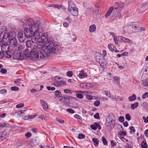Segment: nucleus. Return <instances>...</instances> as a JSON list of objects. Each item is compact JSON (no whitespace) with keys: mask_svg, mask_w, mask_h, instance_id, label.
Here are the masks:
<instances>
[{"mask_svg":"<svg viewBox=\"0 0 148 148\" xmlns=\"http://www.w3.org/2000/svg\"><path fill=\"white\" fill-rule=\"evenodd\" d=\"M26 25L28 27L25 28L24 29V32L26 38H30L33 35L35 31H36L37 27L40 25L39 21L34 22V20L32 18H26L25 19Z\"/></svg>","mask_w":148,"mask_h":148,"instance_id":"nucleus-1","label":"nucleus"},{"mask_svg":"<svg viewBox=\"0 0 148 148\" xmlns=\"http://www.w3.org/2000/svg\"><path fill=\"white\" fill-rule=\"evenodd\" d=\"M16 33L13 31H10L4 34L2 41L6 43L10 42V45L12 47H15L17 45V41L16 38Z\"/></svg>","mask_w":148,"mask_h":148,"instance_id":"nucleus-2","label":"nucleus"},{"mask_svg":"<svg viewBox=\"0 0 148 148\" xmlns=\"http://www.w3.org/2000/svg\"><path fill=\"white\" fill-rule=\"evenodd\" d=\"M44 45V44L42 42H38L37 43V46H34L36 49H34V52L33 53V55L35 58L39 59L48 55L46 52L42 49Z\"/></svg>","mask_w":148,"mask_h":148,"instance_id":"nucleus-3","label":"nucleus"},{"mask_svg":"<svg viewBox=\"0 0 148 148\" xmlns=\"http://www.w3.org/2000/svg\"><path fill=\"white\" fill-rule=\"evenodd\" d=\"M44 48L45 49V52H46L47 54L50 53H56V46L55 44L53 41L52 39L49 38V40L45 45L44 44Z\"/></svg>","mask_w":148,"mask_h":148,"instance_id":"nucleus-4","label":"nucleus"},{"mask_svg":"<svg viewBox=\"0 0 148 148\" xmlns=\"http://www.w3.org/2000/svg\"><path fill=\"white\" fill-rule=\"evenodd\" d=\"M40 25H39V26L37 27V29L36 31H35L33 35L31 36L32 40V41L34 43L36 42L39 40L40 38V35L39 33L40 30L41 29Z\"/></svg>","mask_w":148,"mask_h":148,"instance_id":"nucleus-5","label":"nucleus"},{"mask_svg":"<svg viewBox=\"0 0 148 148\" xmlns=\"http://www.w3.org/2000/svg\"><path fill=\"white\" fill-rule=\"evenodd\" d=\"M107 124L106 127L108 130L113 128L115 124V121L111 116H109L106 120Z\"/></svg>","mask_w":148,"mask_h":148,"instance_id":"nucleus-6","label":"nucleus"},{"mask_svg":"<svg viewBox=\"0 0 148 148\" xmlns=\"http://www.w3.org/2000/svg\"><path fill=\"white\" fill-rule=\"evenodd\" d=\"M132 25H133L132 23L130 22L128 23L126 25H125L123 27V33L124 34L132 33Z\"/></svg>","mask_w":148,"mask_h":148,"instance_id":"nucleus-7","label":"nucleus"},{"mask_svg":"<svg viewBox=\"0 0 148 148\" xmlns=\"http://www.w3.org/2000/svg\"><path fill=\"white\" fill-rule=\"evenodd\" d=\"M34 46L32 49L30 50L29 49H27L24 50L23 51V55L25 57H30L33 56V53L34 52V49L36 47Z\"/></svg>","mask_w":148,"mask_h":148,"instance_id":"nucleus-8","label":"nucleus"},{"mask_svg":"<svg viewBox=\"0 0 148 148\" xmlns=\"http://www.w3.org/2000/svg\"><path fill=\"white\" fill-rule=\"evenodd\" d=\"M62 77H61L56 76L51 78L52 84L55 86L56 87Z\"/></svg>","mask_w":148,"mask_h":148,"instance_id":"nucleus-9","label":"nucleus"},{"mask_svg":"<svg viewBox=\"0 0 148 148\" xmlns=\"http://www.w3.org/2000/svg\"><path fill=\"white\" fill-rule=\"evenodd\" d=\"M113 38V40L116 45H118V41H122L123 37L121 36H115L114 33L112 32L110 33Z\"/></svg>","mask_w":148,"mask_h":148,"instance_id":"nucleus-10","label":"nucleus"},{"mask_svg":"<svg viewBox=\"0 0 148 148\" xmlns=\"http://www.w3.org/2000/svg\"><path fill=\"white\" fill-rule=\"evenodd\" d=\"M91 92L90 91L83 92L81 90H77L75 91L76 96L77 98L82 99L83 98L84 96L82 93L84 94L85 93H91Z\"/></svg>","mask_w":148,"mask_h":148,"instance_id":"nucleus-11","label":"nucleus"},{"mask_svg":"<svg viewBox=\"0 0 148 148\" xmlns=\"http://www.w3.org/2000/svg\"><path fill=\"white\" fill-rule=\"evenodd\" d=\"M68 11L74 16H77L78 14V10L77 7H74L70 9H68Z\"/></svg>","mask_w":148,"mask_h":148,"instance_id":"nucleus-12","label":"nucleus"},{"mask_svg":"<svg viewBox=\"0 0 148 148\" xmlns=\"http://www.w3.org/2000/svg\"><path fill=\"white\" fill-rule=\"evenodd\" d=\"M41 40L44 44V42H46L47 41L49 40L48 39V34L47 32H45L42 33L41 36Z\"/></svg>","mask_w":148,"mask_h":148,"instance_id":"nucleus-13","label":"nucleus"},{"mask_svg":"<svg viewBox=\"0 0 148 148\" xmlns=\"http://www.w3.org/2000/svg\"><path fill=\"white\" fill-rule=\"evenodd\" d=\"M94 58L96 62H98L103 58V57L100 53L96 52L94 54Z\"/></svg>","mask_w":148,"mask_h":148,"instance_id":"nucleus-14","label":"nucleus"},{"mask_svg":"<svg viewBox=\"0 0 148 148\" xmlns=\"http://www.w3.org/2000/svg\"><path fill=\"white\" fill-rule=\"evenodd\" d=\"M98 62L100 64V66H101V67L102 68L105 69L107 66V63L105 59L104 58Z\"/></svg>","mask_w":148,"mask_h":148,"instance_id":"nucleus-15","label":"nucleus"},{"mask_svg":"<svg viewBox=\"0 0 148 148\" xmlns=\"http://www.w3.org/2000/svg\"><path fill=\"white\" fill-rule=\"evenodd\" d=\"M18 38L19 41L21 42H23L25 39L26 37L24 35L23 36V34L21 32H19L18 34Z\"/></svg>","mask_w":148,"mask_h":148,"instance_id":"nucleus-16","label":"nucleus"},{"mask_svg":"<svg viewBox=\"0 0 148 148\" xmlns=\"http://www.w3.org/2000/svg\"><path fill=\"white\" fill-rule=\"evenodd\" d=\"M90 127L93 130H96L97 128L99 130H100L101 129V127L100 125L97 122L91 125Z\"/></svg>","mask_w":148,"mask_h":148,"instance_id":"nucleus-17","label":"nucleus"},{"mask_svg":"<svg viewBox=\"0 0 148 148\" xmlns=\"http://www.w3.org/2000/svg\"><path fill=\"white\" fill-rule=\"evenodd\" d=\"M1 49L2 53L10 51V47L9 45L6 44L3 45L1 46Z\"/></svg>","mask_w":148,"mask_h":148,"instance_id":"nucleus-18","label":"nucleus"},{"mask_svg":"<svg viewBox=\"0 0 148 148\" xmlns=\"http://www.w3.org/2000/svg\"><path fill=\"white\" fill-rule=\"evenodd\" d=\"M34 43L32 41V40H29L27 41L26 42V45L27 47L30 48V49L31 50V48H33L34 46H35L34 45Z\"/></svg>","mask_w":148,"mask_h":148,"instance_id":"nucleus-19","label":"nucleus"},{"mask_svg":"<svg viewBox=\"0 0 148 148\" xmlns=\"http://www.w3.org/2000/svg\"><path fill=\"white\" fill-rule=\"evenodd\" d=\"M40 103L42 106L43 109L45 110H46L48 108L47 103L44 100L42 99H40Z\"/></svg>","mask_w":148,"mask_h":148,"instance_id":"nucleus-20","label":"nucleus"},{"mask_svg":"<svg viewBox=\"0 0 148 148\" xmlns=\"http://www.w3.org/2000/svg\"><path fill=\"white\" fill-rule=\"evenodd\" d=\"M116 11V10L115 9H114L113 7H110L109 9L108 10L106 13L105 15V16L106 17H107L109 16L111 13V12H113Z\"/></svg>","mask_w":148,"mask_h":148,"instance_id":"nucleus-21","label":"nucleus"},{"mask_svg":"<svg viewBox=\"0 0 148 148\" xmlns=\"http://www.w3.org/2000/svg\"><path fill=\"white\" fill-rule=\"evenodd\" d=\"M87 73L84 72L83 70H82L78 75V77L81 78H83L87 77Z\"/></svg>","mask_w":148,"mask_h":148,"instance_id":"nucleus-22","label":"nucleus"},{"mask_svg":"<svg viewBox=\"0 0 148 148\" xmlns=\"http://www.w3.org/2000/svg\"><path fill=\"white\" fill-rule=\"evenodd\" d=\"M68 9L73 8L74 7H77L75 4L72 1H68Z\"/></svg>","mask_w":148,"mask_h":148,"instance_id":"nucleus-23","label":"nucleus"},{"mask_svg":"<svg viewBox=\"0 0 148 148\" xmlns=\"http://www.w3.org/2000/svg\"><path fill=\"white\" fill-rule=\"evenodd\" d=\"M2 53L3 54V56L7 58H10L11 56V53H10V51Z\"/></svg>","mask_w":148,"mask_h":148,"instance_id":"nucleus-24","label":"nucleus"},{"mask_svg":"<svg viewBox=\"0 0 148 148\" xmlns=\"http://www.w3.org/2000/svg\"><path fill=\"white\" fill-rule=\"evenodd\" d=\"M25 111L26 110H22L20 111L16 112L15 113L21 116H23V115L25 114Z\"/></svg>","mask_w":148,"mask_h":148,"instance_id":"nucleus-25","label":"nucleus"},{"mask_svg":"<svg viewBox=\"0 0 148 148\" xmlns=\"http://www.w3.org/2000/svg\"><path fill=\"white\" fill-rule=\"evenodd\" d=\"M96 27L95 25H92L89 27V31L90 32H93L95 31L96 30Z\"/></svg>","mask_w":148,"mask_h":148,"instance_id":"nucleus-26","label":"nucleus"},{"mask_svg":"<svg viewBox=\"0 0 148 148\" xmlns=\"http://www.w3.org/2000/svg\"><path fill=\"white\" fill-rule=\"evenodd\" d=\"M7 137V135L3 132H2L0 134V140H3Z\"/></svg>","mask_w":148,"mask_h":148,"instance_id":"nucleus-27","label":"nucleus"},{"mask_svg":"<svg viewBox=\"0 0 148 148\" xmlns=\"http://www.w3.org/2000/svg\"><path fill=\"white\" fill-rule=\"evenodd\" d=\"M90 85V83H82L79 85V87L83 88H87L88 86Z\"/></svg>","mask_w":148,"mask_h":148,"instance_id":"nucleus-28","label":"nucleus"},{"mask_svg":"<svg viewBox=\"0 0 148 148\" xmlns=\"http://www.w3.org/2000/svg\"><path fill=\"white\" fill-rule=\"evenodd\" d=\"M115 47L113 45L111 44H109L108 46V48L112 52L114 51V49L115 48Z\"/></svg>","mask_w":148,"mask_h":148,"instance_id":"nucleus-29","label":"nucleus"},{"mask_svg":"<svg viewBox=\"0 0 148 148\" xmlns=\"http://www.w3.org/2000/svg\"><path fill=\"white\" fill-rule=\"evenodd\" d=\"M92 141L95 146H98L99 143V141L98 139L97 138H93L92 139Z\"/></svg>","mask_w":148,"mask_h":148,"instance_id":"nucleus-30","label":"nucleus"},{"mask_svg":"<svg viewBox=\"0 0 148 148\" xmlns=\"http://www.w3.org/2000/svg\"><path fill=\"white\" fill-rule=\"evenodd\" d=\"M66 83L65 81L61 80L56 87L63 86L66 85Z\"/></svg>","mask_w":148,"mask_h":148,"instance_id":"nucleus-31","label":"nucleus"},{"mask_svg":"<svg viewBox=\"0 0 148 148\" xmlns=\"http://www.w3.org/2000/svg\"><path fill=\"white\" fill-rule=\"evenodd\" d=\"M136 97L135 94H133L132 96L129 97L128 98V100L131 101L135 100L136 99Z\"/></svg>","mask_w":148,"mask_h":148,"instance_id":"nucleus-32","label":"nucleus"},{"mask_svg":"<svg viewBox=\"0 0 148 148\" xmlns=\"http://www.w3.org/2000/svg\"><path fill=\"white\" fill-rule=\"evenodd\" d=\"M138 106V102H135V103L132 104L131 105V108L132 110H134Z\"/></svg>","mask_w":148,"mask_h":148,"instance_id":"nucleus-33","label":"nucleus"},{"mask_svg":"<svg viewBox=\"0 0 148 148\" xmlns=\"http://www.w3.org/2000/svg\"><path fill=\"white\" fill-rule=\"evenodd\" d=\"M36 115H27L25 117V119L28 120L29 119H33L36 116Z\"/></svg>","mask_w":148,"mask_h":148,"instance_id":"nucleus-34","label":"nucleus"},{"mask_svg":"<svg viewBox=\"0 0 148 148\" xmlns=\"http://www.w3.org/2000/svg\"><path fill=\"white\" fill-rule=\"evenodd\" d=\"M62 99H63V101L64 103L67 104L69 102L70 99L68 97H63Z\"/></svg>","mask_w":148,"mask_h":148,"instance_id":"nucleus-35","label":"nucleus"},{"mask_svg":"<svg viewBox=\"0 0 148 148\" xmlns=\"http://www.w3.org/2000/svg\"><path fill=\"white\" fill-rule=\"evenodd\" d=\"M113 78L114 80V83L116 82L118 84H119L120 79L119 78L117 77H113Z\"/></svg>","mask_w":148,"mask_h":148,"instance_id":"nucleus-36","label":"nucleus"},{"mask_svg":"<svg viewBox=\"0 0 148 148\" xmlns=\"http://www.w3.org/2000/svg\"><path fill=\"white\" fill-rule=\"evenodd\" d=\"M122 41L129 43H132V41L130 40L123 37Z\"/></svg>","mask_w":148,"mask_h":148,"instance_id":"nucleus-37","label":"nucleus"},{"mask_svg":"<svg viewBox=\"0 0 148 148\" xmlns=\"http://www.w3.org/2000/svg\"><path fill=\"white\" fill-rule=\"evenodd\" d=\"M141 146L142 148H147V145L146 142L145 141H143L141 144Z\"/></svg>","mask_w":148,"mask_h":148,"instance_id":"nucleus-38","label":"nucleus"},{"mask_svg":"<svg viewBox=\"0 0 148 148\" xmlns=\"http://www.w3.org/2000/svg\"><path fill=\"white\" fill-rule=\"evenodd\" d=\"M52 7L53 8H57L58 9H60L61 8V5H59L53 4L48 6V7Z\"/></svg>","mask_w":148,"mask_h":148,"instance_id":"nucleus-39","label":"nucleus"},{"mask_svg":"<svg viewBox=\"0 0 148 148\" xmlns=\"http://www.w3.org/2000/svg\"><path fill=\"white\" fill-rule=\"evenodd\" d=\"M92 93V92H91V93H86L84 94V95H86V98L88 100H92V96L89 95V94H91Z\"/></svg>","mask_w":148,"mask_h":148,"instance_id":"nucleus-40","label":"nucleus"},{"mask_svg":"<svg viewBox=\"0 0 148 148\" xmlns=\"http://www.w3.org/2000/svg\"><path fill=\"white\" fill-rule=\"evenodd\" d=\"M55 95L58 97H60L61 96V92L58 90H56L55 92Z\"/></svg>","mask_w":148,"mask_h":148,"instance_id":"nucleus-41","label":"nucleus"},{"mask_svg":"<svg viewBox=\"0 0 148 148\" xmlns=\"http://www.w3.org/2000/svg\"><path fill=\"white\" fill-rule=\"evenodd\" d=\"M102 141L103 143V144L104 145H107V141L106 139L103 137L102 138Z\"/></svg>","mask_w":148,"mask_h":148,"instance_id":"nucleus-42","label":"nucleus"},{"mask_svg":"<svg viewBox=\"0 0 148 148\" xmlns=\"http://www.w3.org/2000/svg\"><path fill=\"white\" fill-rule=\"evenodd\" d=\"M11 90L12 91H17L19 89V88L16 86L11 87Z\"/></svg>","mask_w":148,"mask_h":148,"instance_id":"nucleus-43","label":"nucleus"},{"mask_svg":"<svg viewBox=\"0 0 148 148\" xmlns=\"http://www.w3.org/2000/svg\"><path fill=\"white\" fill-rule=\"evenodd\" d=\"M22 81L20 79H17L16 81L14 82V83L16 84L17 85H19L20 83H21Z\"/></svg>","mask_w":148,"mask_h":148,"instance_id":"nucleus-44","label":"nucleus"},{"mask_svg":"<svg viewBox=\"0 0 148 148\" xmlns=\"http://www.w3.org/2000/svg\"><path fill=\"white\" fill-rule=\"evenodd\" d=\"M24 104L23 103H21L17 105L16 106V107L17 108H19L23 107Z\"/></svg>","mask_w":148,"mask_h":148,"instance_id":"nucleus-45","label":"nucleus"},{"mask_svg":"<svg viewBox=\"0 0 148 148\" xmlns=\"http://www.w3.org/2000/svg\"><path fill=\"white\" fill-rule=\"evenodd\" d=\"M132 23L133 25L132 26V29H134L135 30H137L138 28H139V27L137 26L135 24V23L133 22H132Z\"/></svg>","mask_w":148,"mask_h":148,"instance_id":"nucleus-46","label":"nucleus"},{"mask_svg":"<svg viewBox=\"0 0 148 148\" xmlns=\"http://www.w3.org/2000/svg\"><path fill=\"white\" fill-rule=\"evenodd\" d=\"M85 135L82 134H79L77 138L79 139H82L85 137Z\"/></svg>","mask_w":148,"mask_h":148,"instance_id":"nucleus-47","label":"nucleus"},{"mask_svg":"<svg viewBox=\"0 0 148 148\" xmlns=\"http://www.w3.org/2000/svg\"><path fill=\"white\" fill-rule=\"evenodd\" d=\"M93 10V11L92 12L93 13L95 14L97 13L98 12V9L97 7H94L93 9H92V10Z\"/></svg>","mask_w":148,"mask_h":148,"instance_id":"nucleus-48","label":"nucleus"},{"mask_svg":"<svg viewBox=\"0 0 148 148\" xmlns=\"http://www.w3.org/2000/svg\"><path fill=\"white\" fill-rule=\"evenodd\" d=\"M7 28L5 26H2L1 28V32L3 33H5V32L7 31Z\"/></svg>","mask_w":148,"mask_h":148,"instance_id":"nucleus-49","label":"nucleus"},{"mask_svg":"<svg viewBox=\"0 0 148 148\" xmlns=\"http://www.w3.org/2000/svg\"><path fill=\"white\" fill-rule=\"evenodd\" d=\"M31 136L32 134L29 132H28L25 134V136L27 138H29Z\"/></svg>","mask_w":148,"mask_h":148,"instance_id":"nucleus-50","label":"nucleus"},{"mask_svg":"<svg viewBox=\"0 0 148 148\" xmlns=\"http://www.w3.org/2000/svg\"><path fill=\"white\" fill-rule=\"evenodd\" d=\"M66 111L71 114L74 113L75 112V111L73 110L71 108H68L67 109Z\"/></svg>","mask_w":148,"mask_h":148,"instance_id":"nucleus-51","label":"nucleus"},{"mask_svg":"<svg viewBox=\"0 0 148 148\" xmlns=\"http://www.w3.org/2000/svg\"><path fill=\"white\" fill-rule=\"evenodd\" d=\"M100 104V102L99 100H97L95 101L94 103V105L96 107L98 106Z\"/></svg>","mask_w":148,"mask_h":148,"instance_id":"nucleus-52","label":"nucleus"},{"mask_svg":"<svg viewBox=\"0 0 148 148\" xmlns=\"http://www.w3.org/2000/svg\"><path fill=\"white\" fill-rule=\"evenodd\" d=\"M47 89L48 90L53 91L56 88L54 87H51L50 86H47Z\"/></svg>","mask_w":148,"mask_h":148,"instance_id":"nucleus-53","label":"nucleus"},{"mask_svg":"<svg viewBox=\"0 0 148 148\" xmlns=\"http://www.w3.org/2000/svg\"><path fill=\"white\" fill-rule=\"evenodd\" d=\"M129 128L130 130L131 131V132H130V133H132V131L133 132V133H134L135 132L136 130L134 127L131 126Z\"/></svg>","mask_w":148,"mask_h":148,"instance_id":"nucleus-54","label":"nucleus"},{"mask_svg":"<svg viewBox=\"0 0 148 148\" xmlns=\"http://www.w3.org/2000/svg\"><path fill=\"white\" fill-rule=\"evenodd\" d=\"M66 75H67L69 77H71L72 76L73 73L71 71H68L66 72Z\"/></svg>","mask_w":148,"mask_h":148,"instance_id":"nucleus-55","label":"nucleus"},{"mask_svg":"<svg viewBox=\"0 0 148 148\" xmlns=\"http://www.w3.org/2000/svg\"><path fill=\"white\" fill-rule=\"evenodd\" d=\"M142 98L143 99H145L147 97H148V92H146L143 94L142 96Z\"/></svg>","mask_w":148,"mask_h":148,"instance_id":"nucleus-56","label":"nucleus"},{"mask_svg":"<svg viewBox=\"0 0 148 148\" xmlns=\"http://www.w3.org/2000/svg\"><path fill=\"white\" fill-rule=\"evenodd\" d=\"M124 120V118L123 116H120L119 118V121L121 122H123Z\"/></svg>","mask_w":148,"mask_h":148,"instance_id":"nucleus-57","label":"nucleus"},{"mask_svg":"<svg viewBox=\"0 0 148 148\" xmlns=\"http://www.w3.org/2000/svg\"><path fill=\"white\" fill-rule=\"evenodd\" d=\"M56 120L60 123H64V121L63 120H61L60 119L57 118L56 119Z\"/></svg>","mask_w":148,"mask_h":148,"instance_id":"nucleus-58","label":"nucleus"},{"mask_svg":"<svg viewBox=\"0 0 148 148\" xmlns=\"http://www.w3.org/2000/svg\"><path fill=\"white\" fill-rule=\"evenodd\" d=\"M125 117L126 119L128 121H130L131 119V117L128 114H126Z\"/></svg>","mask_w":148,"mask_h":148,"instance_id":"nucleus-59","label":"nucleus"},{"mask_svg":"<svg viewBox=\"0 0 148 148\" xmlns=\"http://www.w3.org/2000/svg\"><path fill=\"white\" fill-rule=\"evenodd\" d=\"M116 95L113 96V95H112L111 94L109 97V98L112 99L113 100H115V99H116Z\"/></svg>","mask_w":148,"mask_h":148,"instance_id":"nucleus-60","label":"nucleus"},{"mask_svg":"<svg viewBox=\"0 0 148 148\" xmlns=\"http://www.w3.org/2000/svg\"><path fill=\"white\" fill-rule=\"evenodd\" d=\"M142 119L145 123H147L148 122V116H147V118L144 116L143 117Z\"/></svg>","mask_w":148,"mask_h":148,"instance_id":"nucleus-61","label":"nucleus"},{"mask_svg":"<svg viewBox=\"0 0 148 148\" xmlns=\"http://www.w3.org/2000/svg\"><path fill=\"white\" fill-rule=\"evenodd\" d=\"M94 118L97 119H99V116L98 113H96L94 116Z\"/></svg>","mask_w":148,"mask_h":148,"instance_id":"nucleus-62","label":"nucleus"},{"mask_svg":"<svg viewBox=\"0 0 148 148\" xmlns=\"http://www.w3.org/2000/svg\"><path fill=\"white\" fill-rule=\"evenodd\" d=\"M126 132L125 131H123V132H121L120 131L119 132V134H120V136H125L126 135Z\"/></svg>","mask_w":148,"mask_h":148,"instance_id":"nucleus-63","label":"nucleus"},{"mask_svg":"<svg viewBox=\"0 0 148 148\" xmlns=\"http://www.w3.org/2000/svg\"><path fill=\"white\" fill-rule=\"evenodd\" d=\"M143 85L144 86H146L148 85V81L144 80L143 83Z\"/></svg>","mask_w":148,"mask_h":148,"instance_id":"nucleus-64","label":"nucleus"}]
</instances>
